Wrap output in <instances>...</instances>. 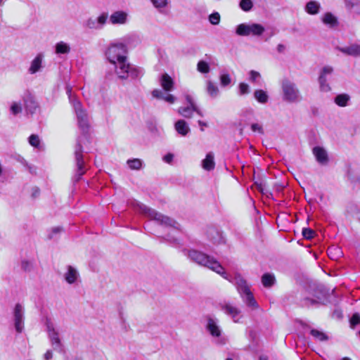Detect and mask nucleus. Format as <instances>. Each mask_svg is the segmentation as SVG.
Masks as SVG:
<instances>
[{
	"mask_svg": "<svg viewBox=\"0 0 360 360\" xmlns=\"http://www.w3.org/2000/svg\"><path fill=\"white\" fill-rule=\"evenodd\" d=\"M127 39L126 38L117 40L114 43V69L118 78L126 79L129 77L136 78L141 74V70L130 65L127 60Z\"/></svg>",
	"mask_w": 360,
	"mask_h": 360,
	"instance_id": "f257e3e1",
	"label": "nucleus"
},
{
	"mask_svg": "<svg viewBox=\"0 0 360 360\" xmlns=\"http://www.w3.org/2000/svg\"><path fill=\"white\" fill-rule=\"evenodd\" d=\"M186 255L193 262H195L200 266L207 267L221 275L224 278L229 279V276L224 271L223 266L213 257L196 250H188Z\"/></svg>",
	"mask_w": 360,
	"mask_h": 360,
	"instance_id": "f03ea898",
	"label": "nucleus"
},
{
	"mask_svg": "<svg viewBox=\"0 0 360 360\" xmlns=\"http://www.w3.org/2000/svg\"><path fill=\"white\" fill-rule=\"evenodd\" d=\"M132 205L136 211L144 214L146 217L150 218V219L156 221L160 224L179 229V224L173 219L163 215L155 210L148 207L146 205L142 204L141 202L134 201L132 203Z\"/></svg>",
	"mask_w": 360,
	"mask_h": 360,
	"instance_id": "7ed1b4c3",
	"label": "nucleus"
},
{
	"mask_svg": "<svg viewBox=\"0 0 360 360\" xmlns=\"http://www.w3.org/2000/svg\"><path fill=\"white\" fill-rule=\"evenodd\" d=\"M227 280L236 286L238 292L247 307L252 310L259 308V305L251 292L246 281L240 275H236L233 281H231L229 278Z\"/></svg>",
	"mask_w": 360,
	"mask_h": 360,
	"instance_id": "20e7f679",
	"label": "nucleus"
},
{
	"mask_svg": "<svg viewBox=\"0 0 360 360\" xmlns=\"http://www.w3.org/2000/svg\"><path fill=\"white\" fill-rule=\"evenodd\" d=\"M280 84L283 101L289 103H297L302 101L301 92L292 80L283 78Z\"/></svg>",
	"mask_w": 360,
	"mask_h": 360,
	"instance_id": "39448f33",
	"label": "nucleus"
},
{
	"mask_svg": "<svg viewBox=\"0 0 360 360\" xmlns=\"http://www.w3.org/2000/svg\"><path fill=\"white\" fill-rule=\"evenodd\" d=\"M206 331L216 340L219 345H224L226 338L223 336V330L219 325V321L216 317L208 316L206 319Z\"/></svg>",
	"mask_w": 360,
	"mask_h": 360,
	"instance_id": "423d86ee",
	"label": "nucleus"
},
{
	"mask_svg": "<svg viewBox=\"0 0 360 360\" xmlns=\"http://www.w3.org/2000/svg\"><path fill=\"white\" fill-rule=\"evenodd\" d=\"M81 142V138H79L75 148L76 171L74 176L72 177V181L75 184L77 183L81 179L82 176L85 174L86 171L83 157V148Z\"/></svg>",
	"mask_w": 360,
	"mask_h": 360,
	"instance_id": "0eeeda50",
	"label": "nucleus"
},
{
	"mask_svg": "<svg viewBox=\"0 0 360 360\" xmlns=\"http://www.w3.org/2000/svg\"><path fill=\"white\" fill-rule=\"evenodd\" d=\"M45 326L46 328V331L48 333V336L50 340L51 344L53 347V349L61 354L65 353L64 345H63L60 338L59 333L56 330L53 323L51 319L49 318L46 319Z\"/></svg>",
	"mask_w": 360,
	"mask_h": 360,
	"instance_id": "6e6552de",
	"label": "nucleus"
},
{
	"mask_svg": "<svg viewBox=\"0 0 360 360\" xmlns=\"http://www.w3.org/2000/svg\"><path fill=\"white\" fill-rule=\"evenodd\" d=\"M265 28L258 23H241L236 27V33L238 36L248 37L250 35L259 37L264 32Z\"/></svg>",
	"mask_w": 360,
	"mask_h": 360,
	"instance_id": "1a4fd4ad",
	"label": "nucleus"
},
{
	"mask_svg": "<svg viewBox=\"0 0 360 360\" xmlns=\"http://www.w3.org/2000/svg\"><path fill=\"white\" fill-rule=\"evenodd\" d=\"M73 106L77 115L79 127L84 131L86 132L89 128V116L87 112L82 108L79 101H75Z\"/></svg>",
	"mask_w": 360,
	"mask_h": 360,
	"instance_id": "9d476101",
	"label": "nucleus"
},
{
	"mask_svg": "<svg viewBox=\"0 0 360 360\" xmlns=\"http://www.w3.org/2000/svg\"><path fill=\"white\" fill-rule=\"evenodd\" d=\"M13 314L15 329L18 333H21L24 330L25 321V310L22 304H16Z\"/></svg>",
	"mask_w": 360,
	"mask_h": 360,
	"instance_id": "9b49d317",
	"label": "nucleus"
},
{
	"mask_svg": "<svg viewBox=\"0 0 360 360\" xmlns=\"http://www.w3.org/2000/svg\"><path fill=\"white\" fill-rule=\"evenodd\" d=\"M108 18V13H102L98 17L89 18L84 22V26L90 30H101L105 25Z\"/></svg>",
	"mask_w": 360,
	"mask_h": 360,
	"instance_id": "f8f14e48",
	"label": "nucleus"
},
{
	"mask_svg": "<svg viewBox=\"0 0 360 360\" xmlns=\"http://www.w3.org/2000/svg\"><path fill=\"white\" fill-rule=\"evenodd\" d=\"M333 72V68L329 65L324 66L320 72L319 77V83L320 89L322 91L328 92L330 91V86L328 83V76H330Z\"/></svg>",
	"mask_w": 360,
	"mask_h": 360,
	"instance_id": "ddd939ff",
	"label": "nucleus"
},
{
	"mask_svg": "<svg viewBox=\"0 0 360 360\" xmlns=\"http://www.w3.org/2000/svg\"><path fill=\"white\" fill-rule=\"evenodd\" d=\"M24 106L27 113L34 114L39 108L34 96L29 91H26L22 96Z\"/></svg>",
	"mask_w": 360,
	"mask_h": 360,
	"instance_id": "4468645a",
	"label": "nucleus"
},
{
	"mask_svg": "<svg viewBox=\"0 0 360 360\" xmlns=\"http://www.w3.org/2000/svg\"><path fill=\"white\" fill-rule=\"evenodd\" d=\"M321 296H316V299L313 296V294L311 295V297L310 296H305L303 297V299L301 300V304L302 307H318L320 304H325V294L323 292H321Z\"/></svg>",
	"mask_w": 360,
	"mask_h": 360,
	"instance_id": "2eb2a0df",
	"label": "nucleus"
},
{
	"mask_svg": "<svg viewBox=\"0 0 360 360\" xmlns=\"http://www.w3.org/2000/svg\"><path fill=\"white\" fill-rule=\"evenodd\" d=\"M337 49L345 55L360 57V45L358 44H352L349 46L338 47Z\"/></svg>",
	"mask_w": 360,
	"mask_h": 360,
	"instance_id": "dca6fc26",
	"label": "nucleus"
},
{
	"mask_svg": "<svg viewBox=\"0 0 360 360\" xmlns=\"http://www.w3.org/2000/svg\"><path fill=\"white\" fill-rule=\"evenodd\" d=\"M312 152L319 163L323 165H325L328 163V153L323 148L316 146L313 148Z\"/></svg>",
	"mask_w": 360,
	"mask_h": 360,
	"instance_id": "f3484780",
	"label": "nucleus"
},
{
	"mask_svg": "<svg viewBox=\"0 0 360 360\" xmlns=\"http://www.w3.org/2000/svg\"><path fill=\"white\" fill-rule=\"evenodd\" d=\"M43 59L44 55L42 53H38L36 57L31 61L30 66L28 69V72L30 75H34L41 70L43 68Z\"/></svg>",
	"mask_w": 360,
	"mask_h": 360,
	"instance_id": "a211bd4d",
	"label": "nucleus"
},
{
	"mask_svg": "<svg viewBox=\"0 0 360 360\" xmlns=\"http://www.w3.org/2000/svg\"><path fill=\"white\" fill-rule=\"evenodd\" d=\"M179 113L186 118H191L192 117L193 112H195L198 115L202 117L203 115L201 110L198 108L197 105L187 106L179 108L178 110Z\"/></svg>",
	"mask_w": 360,
	"mask_h": 360,
	"instance_id": "6ab92c4d",
	"label": "nucleus"
},
{
	"mask_svg": "<svg viewBox=\"0 0 360 360\" xmlns=\"http://www.w3.org/2000/svg\"><path fill=\"white\" fill-rule=\"evenodd\" d=\"M160 82L165 91H171L174 89V81L168 74H163L160 79Z\"/></svg>",
	"mask_w": 360,
	"mask_h": 360,
	"instance_id": "aec40b11",
	"label": "nucleus"
},
{
	"mask_svg": "<svg viewBox=\"0 0 360 360\" xmlns=\"http://www.w3.org/2000/svg\"><path fill=\"white\" fill-rule=\"evenodd\" d=\"M126 164L129 169L135 171H139L145 166L143 160L139 158L129 159Z\"/></svg>",
	"mask_w": 360,
	"mask_h": 360,
	"instance_id": "412c9836",
	"label": "nucleus"
},
{
	"mask_svg": "<svg viewBox=\"0 0 360 360\" xmlns=\"http://www.w3.org/2000/svg\"><path fill=\"white\" fill-rule=\"evenodd\" d=\"M65 281L70 283H74L77 278L79 277V273L77 269L72 267V266H68V271L64 275Z\"/></svg>",
	"mask_w": 360,
	"mask_h": 360,
	"instance_id": "4be33fe9",
	"label": "nucleus"
},
{
	"mask_svg": "<svg viewBox=\"0 0 360 360\" xmlns=\"http://www.w3.org/2000/svg\"><path fill=\"white\" fill-rule=\"evenodd\" d=\"M321 4L316 1H310L307 3L304 10L309 15H316L319 13Z\"/></svg>",
	"mask_w": 360,
	"mask_h": 360,
	"instance_id": "5701e85b",
	"label": "nucleus"
},
{
	"mask_svg": "<svg viewBox=\"0 0 360 360\" xmlns=\"http://www.w3.org/2000/svg\"><path fill=\"white\" fill-rule=\"evenodd\" d=\"M214 154L211 152L208 153L205 158L202 161V167L207 171H211L214 169Z\"/></svg>",
	"mask_w": 360,
	"mask_h": 360,
	"instance_id": "b1692460",
	"label": "nucleus"
},
{
	"mask_svg": "<svg viewBox=\"0 0 360 360\" xmlns=\"http://www.w3.org/2000/svg\"><path fill=\"white\" fill-rule=\"evenodd\" d=\"M206 92L212 98H215L219 95V87L210 80L206 82Z\"/></svg>",
	"mask_w": 360,
	"mask_h": 360,
	"instance_id": "393cba45",
	"label": "nucleus"
},
{
	"mask_svg": "<svg viewBox=\"0 0 360 360\" xmlns=\"http://www.w3.org/2000/svg\"><path fill=\"white\" fill-rule=\"evenodd\" d=\"M174 127L178 134L184 136L190 131V129L187 123L183 120H178L175 123Z\"/></svg>",
	"mask_w": 360,
	"mask_h": 360,
	"instance_id": "a878e982",
	"label": "nucleus"
},
{
	"mask_svg": "<svg viewBox=\"0 0 360 360\" xmlns=\"http://www.w3.org/2000/svg\"><path fill=\"white\" fill-rule=\"evenodd\" d=\"M128 13L123 11L114 12V24L124 25L127 22Z\"/></svg>",
	"mask_w": 360,
	"mask_h": 360,
	"instance_id": "bb28decb",
	"label": "nucleus"
},
{
	"mask_svg": "<svg viewBox=\"0 0 360 360\" xmlns=\"http://www.w3.org/2000/svg\"><path fill=\"white\" fill-rule=\"evenodd\" d=\"M70 50L71 49L70 45L63 41L56 43L55 45V52L58 55L68 54L70 52Z\"/></svg>",
	"mask_w": 360,
	"mask_h": 360,
	"instance_id": "cd10ccee",
	"label": "nucleus"
},
{
	"mask_svg": "<svg viewBox=\"0 0 360 360\" xmlns=\"http://www.w3.org/2000/svg\"><path fill=\"white\" fill-rule=\"evenodd\" d=\"M322 22L330 27H335L338 24L337 18L331 13H325L322 18Z\"/></svg>",
	"mask_w": 360,
	"mask_h": 360,
	"instance_id": "c85d7f7f",
	"label": "nucleus"
},
{
	"mask_svg": "<svg viewBox=\"0 0 360 360\" xmlns=\"http://www.w3.org/2000/svg\"><path fill=\"white\" fill-rule=\"evenodd\" d=\"M220 307L221 309L229 316H231L233 314H240V310L238 308L229 303L221 304Z\"/></svg>",
	"mask_w": 360,
	"mask_h": 360,
	"instance_id": "c756f323",
	"label": "nucleus"
},
{
	"mask_svg": "<svg viewBox=\"0 0 360 360\" xmlns=\"http://www.w3.org/2000/svg\"><path fill=\"white\" fill-rule=\"evenodd\" d=\"M254 98L262 104H265L269 101V96L267 93L262 89H257L255 91Z\"/></svg>",
	"mask_w": 360,
	"mask_h": 360,
	"instance_id": "7c9ffc66",
	"label": "nucleus"
},
{
	"mask_svg": "<svg viewBox=\"0 0 360 360\" xmlns=\"http://www.w3.org/2000/svg\"><path fill=\"white\" fill-rule=\"evenodd\" d=\"M275 282L276 278L272 274L266 273L262 276V283L265 288H271Z\"/></svg>",
	"mask_w": 360,
	"mask_h": 360,
	"instance_id": "2f4dec72",
	"label": "nucleus"
},
{
	"mask_svg": "<svg viewBox=\"0 0 360 360\" xmlns=\"http://www.w3.org/2000/svg\"><path fill=\"white\" fill-rule=\"evenodd\" d=\"M207 234L214 243H221L224 242L221 233L214 229H210Z\"/></svg>",
	"mask_w": 360,
	"mask_h": 360,
	"instance_id": "473e14b6",
	"label": "nucleus"
},
{
	"mask_svg": "<svg viewBox=\"0 0 360 360\" xmlns=\"http://www.w3.org/2000/svg\"><path fill=\"white\" fill-rule=\"evenodd\" d=\"M350 97L348 94H342L338 95L335 98V103L340 107H345L347 105L348 101H349Z\"/></svg>",
	"mask_w": 360,
	"mask_h": 360,
	"instance_id": "72a5a7b5",
	"label": "nucleus"
},
{
	"mask_svg": "<svg viewBox=\"0 0 360 360\" xmlns=\"http://www.w3.org/2000/svg\"><path fill=\"white\" fill-rule=\"evenodd\" d=\"M342 254V252L338 247L333 246L328 249V255L333 260H337L341 257Z\"/></svg>",
	"mask_w": 360,
	"mask_h": 360,
	"instance_id": "f704fd0d",
	"label": "nucleus"
},
{
	"mask_svg": "<svg viewBox=\"0 0 360 360\" xmlns=\"http://www.w3.org/2000/svg\"><path fill=\"white\" fill-rule=\"evenodd\" d=\"M153 6L160 13L168 6L169 0H150Z\"/></svg>",
	"mask_w": 360,
	"mask_h": 360,
	"instance_id": "c9c22d12",
	"label": "nucleus"
},
{
	"mask_svg": "<svg viewBox=\"0 0 360 360\" xmlns=\"http://www.w3.org/2000/svg\"><path fill=\"white\" fill-rule=\"evenodd\" d=\"M310 334L315 339H316L319 341H326L328 339V337L326 334H325L322 331L318 330L316 329H311L310 331Z\"/></svg>",
	"mask_w": 360,
	"mask_h": 360,
	"instance_id": "e433bc0d",
	"label": "nucleus"
},
{
	"mask_svg": "<svg viewBox=\"0 0 360 360\" xmlns=\"http://www.w3.org/2000/svg\"><path fill=\"white\" fill-rule=\"evenodd\" d=\"M111 84V74L109 72L106 75L105 82L101 88V91L105 98V92L110 89Z\"/></svg>",
	"mask_w": 360,
	"mask_h": 360,
	"instance_id": "4c0bfd02",
	"label": "nucleus"
},
{
	"mask_svg": "<svg viewBox=\"0 0 360 360\" xmlns=\"http://www.w3.org/2000/svg\"><path fill=\"white\" fill-rule=\"evenodd\" d=\"M22 110V108L21 105V103L18 102H13L11 107H10V111L11 113L13 115H17L19 113H20Z\"/></svg>",
	"mask_w": 360,
	"mask_h": 360,
	"instance_id": "58836bf2",
	"label": "nucleus"
},
{
	"mask_svg": "<svg viewBox=\"0 0 360 360\" xmlns=\"http://www.w3.org/2000/svg\"><path fill=\"white\" fill-rule=\"evenodd\" d=\"M34 268L33 262L27 260V259H22L21 261V269L26 271V272H30L32 271Z\"/></svg>",
	"mask_w": 360,
	"mask_h": 360,
	"instance_id": "ea45409f",
	"label": "nucleus"
},
{
	"mask_svg": "<svg viewBox=\"0 0 360 360\" xmlns=\"http://www.w3.org/2000/svg\"><path fill=\"white\" fill-rule=\"evenodd\" d=\"M197 69L201 73H208L210 72L209 64L204 60H200L198 63Z\"/></svg>",
	"mask_w": 360,
	"mask_h": 360,
	"instance_id": "a19ab883",
	"label": "nucleus"
},
{
	"mask_svg": "<svg viewBox=\"0 0 360 360\" xmlns=\"http://www.w3.org/2000/svg\"><path fill=\"white\" fill-rule=\"evenodd\" d=\"M209 22L213 25H217L220 22L221 16L218 12H214L208 17Z\"/></svg>",
	"mask_w": 360,
	"mask_h": 360,
	"instance_id": "79ce46f5",
	"label": "nucleus"
},
{
	"mask_svg": "<svg viewBox=\"0 0 360 360\" xmlns=\"http://www.w3.org/2000/svg\"><path fill=\"white\" fill-rule=\"evenodd\" d=\"M219 79L221 86H226L231 82V77L228 73H222Z\"/></svg>",
	"mask_w": 360,
	"mask_h": 360,
	"instance_id": "37998d69",
	"label": "nucleus"
},
{
	"mask_svg": "<svg viewBox=\"0 0 360 360\" xmlns=\"http://www.w3.org/2000/svg\"><path fill=\"white\" fill-rule=\"evenodd\" d=\"M240 7L244 11H249L252 8V2L251 0H241Z\"/></svg>",
	"mask_w": 360,
	"mask_h": 360,
	"instance_id": "c03bdc74",
	"label": "nucleus"
},
{
	"mask_svg": "<svg viewBox=\"0 0 360 360\" xmlns=\"http://www.w3.org/2000/svg\"><path fill=\"white\" fill-rule=\"evenodd\" d=\"M239 94L240 96L246 95L250 93V86L248 84L241 82L238 85Z\"/></svg>",
	"mask_w": 360,
	"mask_h": 360,
	"instance_id": "a18cd8bd",
	"label": "nucleus"
},
{
	"mask_svg": "<svg viewBox=\"0 0 360 360\" xmlns=\"http://www.w3.org/2000/svg\"><path fill=\"white\" fill-rule=\"evenodd\" d=\"M29 143L31 146L37 148L39 146L40 140L37 135L36 134H32L29 137Z\"/></svg>",
	"mask_w": 360,
	"mask_h": 360,
	"instance_id": "49530a36",
	"label": "nucleus"
},
{
	"mask_svg": "<svg viewBox=\"0 0 360 360\" xmlns=\"http://www.w3.org/2000/svg\"><path fill=\"white\" fill-rule=\"evenodd\" d=\"M302 235L306 239H311L314 238L315 232L309 228H304L302 229Z\"/></svg>",
	"mask_w": 360,
	"mask_h": 360,
	"instance_id": "de8ad7c7",
	"label": "nucleus"
},
{
	"mask_svg": "<svg viewBox=\"0 0 360 360\" xmlns=\"http://www.w3.org/2000/svg\"><path fill=\"white\" fill-rule=\"evenodd\" d=\"M152 95L154 98L164 100V97L167 95V94L164 93L160 89H155L153 91Z\"/></svg>",
	"mask_w": 360,
	"mask_h": 360,
	"instance_id": "09e8293b",
	"label": "nucleus"
},
{
	"mask_svg": "<svg viewBox=\"0 0 360 360\" xmlns=\"http://www.w3.org/2000/svg\"><path fill=\"white\" fill-rule=\"evenodd\" d=\"M360 323V316L359 314H354L350 319V324L352 327Z\"/></svg>",
	"mask_w": 360,
	"mask_h": 360,
	"instance_id": "8fccbe9b",
	"label": "nucleus"
},
{
	"mask_svg": "<svg viewBox=\"0 0 360 360\" xmlns=\"http://www.w3.org/2000/svg\"><path fill=\"white\" fill-rule=\"evenodd\" d=\"M63 230V229L60 226H57V227H53L52 229H51V233L48 235V238L51 240L54 237V235L55 234H57V233H59L60 232H61Z\"/></svg>",
	"mask_w": 360,
	"mask_h": 360,
	"instance_id": "3c124183",
	"label": "nucleus"
},
{
	"mask_svg": "<svg viewBox=\"0 0 360 360\" xmlns=\"http://www.w3.org/2000/svg\"><path fill=\"white\" fill-rule=\"evenodd\" d=\"M251 129L252 130V131H257L262 134H264V129H263L262 126L257 123L252 124Z\"/></svg>",
	"mask_w": 360,
	"mask_h": 360,
	"instance_id": "603ef678",
	"label": "nucleus"
},
{
	"mask_svg": "<svg viewBox=\"0 0 360 360\" xmlns=\"http://www.w3.org/2000/svg\"><path fill=\"white\" fill-rule=\"evenodd\" d=\"M260 77V74L255 70H251L250 72V80L252 82H255L257 78Z\"/></svg>",
	"mask_w": 360,
	"mask_h": 360,
	"instance_id": "864d4df0",
	"label": "nucleus"
},
{
	"mask_svg": "<svg viewBox=\"0 0 360 360\" xmlns=\"http://www.w3.org/2000/svg\"><path fill=\"white\" fill-rule=\"evenodd\" d=\"M162 159L165 162L170 164L173 161L174 155L172 153H169L166 154Z\"/></svg>",
	"mask_w": 360,
	"mask_h": 360,
	"instance_id": "5fc2aeb1",
	"label": "nucleus"
},
{
	"mask_svg": "<svg viewBox=\"0 0 360 360\" xmlns=\"http://www.w3.org/2000/svg\"><path fill=\"white\" fill-rule=\"evenodd\" d=\"M112 46V44H110L107 51L105 53V57L107 60L110 62V63H112V57L110 55V49Z\"/></svg>",
	"mask_w": 360,
	"mask_h": 360,
	"instance_id": "6e6d98bb",
	"label": "nucleus"
},
{
	"mask_svg": "<svg viewBox=\"0 0 360 360\" xmlns=\"http://www.w3.org/2000/svg\"><path fill=\"white\" fill-rule=\"evenodd\" d=\"M321 292H323L325 294V300H326V292H325V290L321 288H317L314 292L313 293V296L316 299V296H321L322 294Z\"/></svg>",
	"mask_w": 360,
	"mask_h": 360,
	"instance_id": "4d7b16f0",
	"label": "nucleus"
},
{
	"mask_svg": "<svg viewBox=\"0 0 360 360\" xmlns=\"http://www.w3.org/2000/svg\"><path fill=\"white\" fill-rule=\"evenodd\" d=\"M175 100H176L175 97L174 96H172V94H167L164 97V101H165L169 103H174Z\"/></svg>",
	"mask_w": 360,
	"mask_h": 360,
	"instance_id": "13d9d810",
	"label": "nucleus"
},
{
	"mask_svg": "<svg viewBox=\"0 0 360 360\" xmlns=\"http://www.w3.org/2000/svg\"><path fill=\"white\" fill-rule=\"evenodd\" d=\"M186 101H187V103L188 104V106H192L193 107V105H196L195 103H194V101H193V98H191V96L186 95Z\"/></svg>",
	"mask_w": 360,
	"mask_h": 360,
	"instance_id": "bf43d9fd",
	"label": "nucleus"
},
{
	"mask_svg": "<svg viewBox=\"0 0 360 360\" xmlns=\"http://www.w3.org/2000/svg\"><path fill=\"white\" fill-rule=\"evenodd\" d=\"M39 193H40V190L39 188H38L37 187H34L32 189V196L33 198H37L39 195Z\"/></svg>",
	"mask_w": 360,
	"mask_h": 360,
	"instance_id": "052dcab7",
	"label": "nucleus"
},
{
	"mask_svg": "<svg viewBox=\"0 0 360 360\" xmlns=\"http://www.w3.org/2000/svg\"><path fill=\"white\" fill-rule=\"evenodd\" d=\"M25 167L28 169L30 173H31V174L36 173V167L34 166L30 165L27 163V165H26Z\"/></svg>",
	"mask_w": 360,
	"mask_h": 360,
	"instance_id": "680f3d73",
	"label": "nucleus"
},
{
	"mask_svg": "<svg viewBox=\"0 0 360 360\" xmlns=\"http://www.w3.org/2000/svg\"><path fill=\"white\" fill-rule=\"evenodd\" d=\"M240 314H233L231 316H230L231 317V319H233V321L235 322V323H238L239 322V320L240 319Z\"/></svg>",
	"mask_w": 360,
	"mask_h": 360,
	"instance_id": "e2e57ef3",
	"label": "nucleus"
},
{
	"mask_svg": "<svg viewBox=\"0 0 360 360\" xmlns=\"http://www.w3.org/2000/svg\"><path fill=\"white\" fill-rule=\"evenodd\" d=\"M53 356V354H52V352L51 350H48L45 354H44V359L45 360H50Z\"/></svg>",
	"mask_w": 360,
	"mask_h": 360,
	"instance_id": "0e129e2a",
	"label": "nucleus"
},
{
	"mask_svg": "<svg viewBox=\"0 0 360 360\" xmlns=\"http://www.w3.org/2000/svg\"><path fill=\"white\" fill-rule=\"evenodd\" d=\"M17 160L18 162H19L20 163H21L23 166H26L27 165V162L21 156H18V158H17Z\"/></svg>",
	"mask_w": 360,
	"mask_h": 360,
	"instance_id": "69168bd1",
	"label": "nucleus"
},
{
	"mask_svg": "<svg viewBox=\"0 0 360 360\" xmlns=\"http://www.w3.org/2000/svg\"><path fill=\"white\" fill-rule=\"evenodd\" d=\"M118 311H119V316H120V319L122 320H123L124 316V311L123 307H121L120 309H118Z\"/></svg>",
	"mask_w": 360,
	"mask_h": 360,
	"instance_id": "338daca9",
	"label": "nucleus"
},
{
	"mask_svg": "<svg viewBox=\"0 0 360 360\" xmlns=\"http://www.w3.org/2000/svg\"><path fill=\"white\" fill-rule=\"evenodd\" d=\"M285 49V46L283 44H278L277 46V51L280 53H282Z\"/></svg>",
	"mask_w": 360,
	"mask_h": 360,
	"instance_id": "774afa93",
	"label": "nucleus"
}]
</instances>
